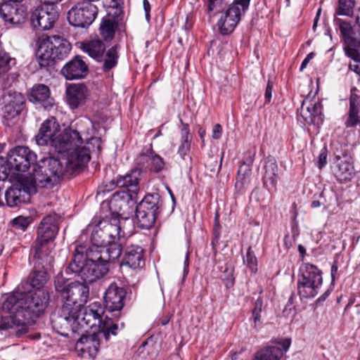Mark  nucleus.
Segmentation results:
<instances>
[{"mask_svg": "<svg viewBox=\"0 0 360 360\" xmlns=\"http://www.w3.org/2000/svg\"><path fill=\"white\" fill-rule=\"evenodd\" d=\"M349 68L350 70L354 72L356 75L360 76V62H354V63H350L349 65Z\"/></svg>", "mask_w": 360, "mask_h": 360, "instance_id": "57", "label": "nucleus"}, {"mask_svg": "<svg viewBox=\"0 0 360 360\" xmlns=\"http://www.w3.org/2000/svg\"><path fill=\"white\" fill-rule=\"evenodd\" d=\"M38 260L41 261L39 264L41 265L42 269L34 271L30 276L28 281L25 283H22L20 286L18 287L19 290L20 288L25 290L26 288H25V285L27 284H29L32 288H36V290L42 289L41 288L43 285L47 282L49 276L45 269L51 266L53 262L46 266H44L43 264H45L44 260Z\"/></svg>", "mask_w": 360, "mask_h": 360, "instance_id": "28", "label": "nucleus"}, {"mask_svg": "<svg viewBox=\"0 0 360 360\" xmlns=\"http://www.w3.org/2000/svg\"><path fill=\"white\" fill-rule=\"evenodd\" d=\"M118 46L117 45L110 47L107 51H104L98 58L97 62L102 63V68L105 71H108L113 68L117 64L119 58Z\"/></svg>", "mask_w": 360, "mask_h": 360, "instance_id": "35", "label": "nucleus"}, {"mask_svg": "<svg viewBox=\"0 0 360 360\" xmlns=\"http://www.w3.org/2000/svg\"><path fill=\"white\" fill-rule=\"evenodd\" d=\"M98 9L96 5L89 1H82L75 4L68 12L69 23L77 27H88L95 20Z\"/></svg>", "mask_w": 360, "mask_h": 360, "instance_id": "12", "label": "nucleus"}, {"mask_svg": "<svg viewBox=\"0 0 360 360\" xmlns=\"http://www.w3.org/2000/svg\"><path fill=\"white\" fill-rule=\"evenodd\" d=\"M0 16L6 22L19 25L25 21L27 12L22 6L6 1L0 5Z\"/></svg>", "mask_w": 360, "mask_h": 360, "instance_id": "17", "label": "nucleus"}, {"mask_svg": "<svg viewBox=\"0 0 360 360\" xmlns=\"http://www.w3.org/2000/svg\"><path fill=\"white\" fill-rule=\"evenodd\" d=\"M91 231L93 247L87 249L79 245L75 248L71 262L66 269L68 273L77 274L85 283H92L103 278L109 271L110 263L122 253L121 245L115 242L120 238L121 227L119 222L100 221L96 226L89 225Z\"/></svg>", "mask_w": 360, "mask_h": 360, "instance_id": "1", "label": "nucleus"}, {"mask_svg": "<svg viewBox=\"0 0 360 360\" xmlns=\"http://www.w3.org/2000/svg\"><path fill=\"white\" fill-rule=\"evenodd\" d=\"M222 127L221 124H216L214 125L212 129V138L214 139H219L221 136Z\"/></svg>", "mask_w": 360, "mask_h": 360, "instance_id": "52", "label": "nucleus"}, {"mask_svg": "<svg viewBox=\"0 0 360 360\" xmlns=\"http://www.w3.org/2000/svg\"><path fill=\"white\" fill-rule=\"evenodd\" d=\"M101 338L103 337L99 331L98 333L86 332L77 340L76 347L83 352H87L90 356H94L98 351Z\"/></svg>", "mask_w": 360, "mask_h": 360, "instance_id": "26", "label": "nucleus"}, {"mask_svg": "<svg viewBox=\"0 0 360 360\" xmlns=\"http://www.w3.org/2000/svg\"><path fill=\"white\" fill-rule=\"evenodd\" d=\"M327 163V150L323 148L319 155L318 167L322 169Z\"/></svg>", "mask_w": 360, "mask_h": 360, "instance_id": "51", "label": "nucleus"}, {"mask_svg": "<svg viewBox=\"0 0 360 360\" xmlns=\"http://www.w3.org/2000/svg\"><path fill=\"white\" fill-rule=\"evenodd\" d=\"M333 174L340 182L350 181L354 176V167L353 165L347 160L338 158L333 169Z\"/></svg>", "mask_w": 360, "mask_h": 360, "instance_id": "33", "label": "nucleus"}, {"mask_svg": "<svg viewBox=\"0 0 360 360\" xmlns=\"http://www.w3.org/2000/svg\"><path fill=\"white\" fill-rule=\"evenodd\" d=\"M4 106L2 108L3 117L11 120L18 116L22 110L25 98L18 92H9L4 97Z\"/></svg>", "mask_w": 360, "mask_h": 360, "instance_id": "18", "label": "nucleus"}, {"mask_svg": "<svg viewBox=\"0 0 360 360\" xmlns=\"http://www.w3.org/2000/svg\"><path fill=\"white\" fill-rule=\"evenodd\" d=\"M88 96V89L84 84H70L66 89L67 102L72 110L84 105Z\"/></svg>", "mask_w": 360, "mask_h": 360, "instance_id": "23", "label": "nucleus"}, {"mask_svg": "<svg viewBox=\"0 0 360 360\" xmlns=\"http://www.w3.org/2000/svg\"><path fill=\"white\" fill-rule=\"evenodd\" d=\"M126 290L116 283H111L104 295L106 309L110 311H120L124 307Z\"/></svg>", "mask_w": 360, "mask_h": 360, "instance_id": "19", "label": "nucleus"}, {"mask_svg": "<svg viewBox=\"0 0 360 360\" xmlns=\"http://www.w3.org/2000/svg\"><path fill=\"white\" fill-rule=\"evenodd\" d=\"M234 280L233 278H227L225 281V285L227 288L232 286L233 285Z\"/></svg>", "mask_w": 360, "mask_h": 360, "instance_id": "63", "label": "nucleus"}, {"mask_svg": "<svg viewBox=\"0 0 360 360\" xmlns=\"http://www.w3.org/2000/svg\"><path fill=\"white\" fill-rule=\"evenodd\" d=\"M254 157L255 153L248 152L245 160L239 167L236 183V187L238 189H242L249 182Z\"/></svg>", "mask_w": 360, "mask_h": 360, "instance_id": "31", "label": "nucleus"}, {"mask_svg": "<svg viewBox=\"0 0 360 360\" xmlns=\"http://www.w3.org/2000/svg\"><path fill=\"white\" fill-rule=\"evenodd\" d=\"M345 48H353L356 49H360V39L357 38L356 34L352 35L351 37L347 38L345 41Z\"/></svg>", "mask_w": 360, "mask_h": 360, "instance_id": "48", "label": "nucleus"}, {"mask_svg": "<svg viewBox=\"0 0 360 360\" xmlns=\"http://www.w3.org/2000/svg\"><path fill=\"white\" fill-rule=\"evenodd\" d=\"M198 134H199V136H200V139H201L202 141L203 142L204 141L205 136L206 134L205 129H203V128H200L199 131H198Z\"/></svg>", "mask_w": 360, "mask_h": 360, "instance_id": "61", "label": "nucleus"}, {"mask_svg": "<svg viewBox=\"0 0 360 360\" xmlns=\"http://www.w3.org/2000/svg\"><path fill=\"white\" fill-rule=\"evenodd\" d=\"M88 66L80 56H75L63 68L61 72L67 79H81L85 77Z\"/></svg>", "mask_w": 360, "mask_h": 360, "instance_id": "24", "label": "nucleus"}, {"mask_svg": "<svg viewBox=\"0 0 360 360\" xmlns=\"http://www.w3.org/2000/svg\"><path fill=\"white\" fill-rule=\"evenodd\" d=\"M262 304L263 302L261 299H257L255 303V307L252 310V316L255 325L257 322L260 321V313L262 309Z\"/></svg>", "mask_w": 360, "mask_h": 360, "instance_id": "47", "label": "nucleus"}, {"mask_svg": "<svg viewBox=\"0 0 360 360\" xmlns=\"http://www.w3.org/2000/svg\"><path fill=\"white\" fill-rule=\"evenodd\" d=\"M49 299V293L44 289L27 292L18 290L7 296L1 308L9 315L0 319V330L15 328L16 336L25 335L28 331L26 323L33 321L44 311Z\"/></svg>", "mask_w": 360, "mask_h": 360, "instance_id": "2", "label": "nucleus"}, {"mask_svg": "<svg viewBox=\"0 0 360 360\" xmlns=\"http://www.w3.org/2000/svg\"><path fill=\"white\" fill-rule=\"evenodd\" d=\"M338 264H337V262H335L332 266H331V278H332V281H334L335 279V274H337L338 272Z\"/></svg>", "mask_w": 360, "mask_h": 360, "instance_id": "58", "label": "nucleus"}, {"mask_svg": "<svg viewBox=\"0 0 360 360\" xmlns=\"http://www.w3.org/2000/svg\"><path fill=\"white\" fill-rule=\"evenodd\" d=\"M356 23L359 25L360 27V8L359 9L356 18Z\"/></svg>", "mask_w": 360, "mask_h": 360, "instance_id": "64", "label": "nucleus"}, {"mask_svg": "<svg viewBox=\"0 0 360 360\" xmlns=\"http://www.w3.org/2000/svg\"><path fill=\"white\" fill-rule=\"evenodd\" d=\"M80 315L67 306H63L60 312L51 319L53 328L62 336L73 338L80 328Z\"/></svg>", "mask_w": 360, "mask_h": 360, "instance_id": "9", "label": "nucleus"}, {"mask_svg": "<svg viewBox=\"0 0 360 360\" xmlns=\"http://www.w3.org/2000/svg\"><path fill=\"white\" fill-rule=\"evenodd\" d=\"M188 252H186V258H185V261H184V273H188V265H189V260H188Z\"/></svg>", "mask_w": 360, "mask_h": 360, "instance_id": "60", "label": "nucleus"}, {"mask_svg": "<svg viewBox=\"0 0 360 360\" xmlns=\"http://www.w3.org/2000/svg\"><path fill=\"white\" fill-rule=\"evenodd\" d=\"M84 143L83 139L77 130L65 129L63 133L58 134L50 143L58 153L68 154L77 146Z\"/></svg>", "mask_w": 360, "mask_h": 360, "instance_id": "15", "label": "nucleus"}, {"mask_svg": "<svg viewBox=\"0 0 360 360\" xmlns=\"http://www.w3.org/2000/svg\"><path fill=\"white\" fill-rule=\"evenodd\" d=\"M80 47L84 52L96 60L101 58L100 55L105 50L104 43L99 39L84 41L81 43Z\"/></svg>", "mask_w": 360, "mask_h": 360, "instance_id": "36", "label": "nucleus"}, {"mask_svg": "<svg viewBox=\"0 0 360 360\" xmlns=\"http://www.w3.org/2000/svg\"><path fill=\"white\" fill-rule=\"evenodd\" d=\"M57 6L43 5L36 8L31 17L34 27H39L43 30L51 29L58 18Z\"/></svg>", "mask_w": 360, "mask_h": 360, "instance_id": "16", "label": "nucleus"}, {"mask_svg": "<svg viewBox=\"0 0 360 360\" xmlns=\"http://www.w3.org/2000/svg\"><path fill=\"white\" fill-rule=\"evenodd\" d=\"M18 179L20 182L12 185L5 193V198L9 207H15L28 202L30 195L37 192L38 186L29 172L24 177Z\"/></svg>", "mask_w": 360, "mask_h": 360, "instance_id": "10", "label": "nucleus"}, {"mask_svg": "<svg viewBox=\"0 0 360 360\" xmlns=\"http://www.w3.org/2000/svg\"><path fill=\"white\" fill-rule=\"evenodd\" d=\"M71 50L70 44L58 35L42 37L39 41L36 57L41 68L53 66L57 60H63Z\"/></svg>", "mask_w": 360, "mask_h": 360, "instance_id": "4", "label": "nucleus"}, {"mask_svg": "<svg viewBox=\"0 0 360 360\" xmlns=\"http://www.w3.org/2000/svg\"><path fill=\"white\" fill-rule=\"evenodd\" d=\"M143 8L146 12V18L148 21L150 20V5L148 0L143 1Z\"/></svg>", "mask_w": 360, "mask_h": 360, "instance_id": "56", "label": "nucleus"}, {"mask_svg": "<svg viewBox=\"0 0 360 360\" xmlns=\"http://www.w3.org/2000/svg\"><path fill=\"white\" fill-rule=\"evenodd\" d=\"M272 86H273L272 82L269 80L266 87L265 94H264V97H265L266 102H269L271 100V94H272Z\"/></svg>", "mask_w": 360, "mask_h": 360, "instance_id": "54", "label": "nucleus"}, {"mask_svg": "<svg viewBox=\"0 0 360 360\" xmlns=\"http://www.w3.org/2000/svg\"><path fill=\"white\" fill-rule=\"evenodd\" d=\"M144 265L143 249L137 245L127 247L121 266L136 269L143 267Z\"/></svg>", "mask_w": 360, "mask_h": 360, "instance_id": "27", "label": "nucleus"}, {"mask_svg": "<svg viewBox=\"0 0 360 360\" xmlns=\"http://www.w3.org/2000/svg\"><path fill=\"white\" fill-rule=\"evenodd\" d=\"M60 125L54 117L44 120L39 128L38 134L35 136L36 143L39 146H47L58 135Z\"/></svg>", "mask_w": 360, "mask_h": 360, "instance_id": "20", "label": "nucleus"}, {"mask_svg": "<svg viewBox=\"0 0 360 360\" xmlns=\"http://www.w3.org/2000/svg\"><path fill=\"white\" fill-rule=\"evenodd\" d=\"M250 0H238L219 15L217 26L219 32L225 35L231 33L240 20L243 13L248 9Z\"/></svg>", "mask_w": 360, "mask_h": 360, "instance_id": "13", "label": "nucleus"}, {"mask_svg": "<svg viewBox=\"0 0 360 360\" xmlns=\"http://www.w3.org/2000/svg\"><path fill=\"white\" fill-rule=\"evenodd\" d=\"M90 160L89 150L84 146L75 147L68 155V158H65V165L68 167L71 172H76L77 169L84 167Z\"/></svg>", "mask_w": 360, "mask_h": 360, "instance_id": "22", "label": "nucleus"}, {"mask_svg": "<svg viewBox=\"0 0 360 360\" xmlns=\"http://www.w3.org/2000/svg\"><path fill=\"white\" fill-rule=\"evenodd\" d=\"M207 13L210 18L221 14L228 8L227 4L224 0H207Z\"/></svg>", "mask_w": 360, "mask_h": 360, "instance_id": "38", "label": "nucleus"}, {"mask_svg": "<svg viewBox=\"0 0 360 360\" xmlns=\"http://www.w3.org/2000/svg\"><path fill=\"white\" fill-rule=\"evenodd\" d=\"M151 150H148L146 153H141L137 158V162L139 165L145 166V165L150 162Z\"/></svg>", "mask_w": 360, "mask_h": 360, "instance_id": "50", "label": "nucleus"}, {"mask_svg": "<svg viewBox=\"0 0 360 360\" xmlns=\"http://www.w3.org/2000/svg\"><path fill=\"white\" fill-rule=\"evenodd\" d=\"M359 92L356 87H353L351 89L349 116L345 122L347 127H353L360 122L357 110L358 107L360 108V95L358 94Z\"/></svg>", "mask_w": 360, "mask_h": 360, "instance_id": "32", "label": "nucleus"}, {"mask_svg": "<svg viewBox=\"0 0 360 360\" xmlns=\"http://www.w3.org/2000/svg\"><path fill=\"white\" fill-rule=\"evenodd\" d=\"M37 158L36 153L28 147L17 146L9 151L4 166L11 178H21L25 176L22 174L24 172L31 167L33 169L37 165Z\"/></svg>", "mask_w": 360, "mask_h": 360, "instance_id": "7", "label": "nucleus"}, {"mask_svg": "<svg viewBox=\"0 0 360 360\" xmlns=\"http://www.w3.org/2000/svg\"><path fill=\"white\" fill-rule=\"evenodd\" d=\"M58 231V218L56 214H49L41 221L38 229L37 237L34 241V257L37 259L44 260L46 266L53 262L51 255V251L48 245L55 238Z\"/></svg>", "mask_w": 360, "mask_h": 360, "instance_id": "6", "label": "nucleus"}, {"mask_svg": "<svg viewBox=\"0 0 360 360\" xmlns=\"http://www.w3.org/2000/svg\"><path fill=\"white\" fill-rule=\"evenodd\" d=\"M300 115L306 123L319 125L323 122L322 105L320 102L311 103L304 100L301 106Z\"/></svg>", "mask_w": 360, "mask_h": 360, "instance_id": "25", "label": "nucleus"}, {"mask_svg": "<svg viewBox=\"0 0 360 360\" xmlns=\"http://www.w3.org/2000/svg\"><path fill=\"white\" fill-rule=\"evenodd\" d=\"M335 23L338 26L344 41L347 39V38L351 37L352 35L356 34L354 27L350 25V23L340 18H335Z\"/></svg>", "mask_w": 360, "mask_h": 360, "instance_id": "40", "label": "nucleus"}, {"mask_svg": "<svg viewBox=\"0 0 360 360\" xmlns=\"http://www.w3.org/2000/svg\"><path fill=\"white\" fill-rule=\"evenodd\" d=\"M29 174L38 186L45 187L54 185L64 175L72 174L68 165L63 160L46 158L41 159Z\"/></svg>", "mask_w": 360, "mask_h": 360, "instance_id": "5", "label": "nucleus"}, {"mask_svg": "<svg viewBox=\"0 0 360 360\" xmlns=\"http://www.w3.org/2000/svg\"><path fill=\"white\" fill-rule=\"evenodd\" d=\"M29 100L34 103H43L44 106L51 105L49 88L42 84L34 85L31 89Z\"/></svg>", "mask_w": 360, "mask_h": 360, "instance_id": "34", "label": "nucleus"}, {"mask_svg": "<svg viewBox=\"0 0 360 360\" xmlns=\"http://www.w3.org/2000/svg\"><path fill=\"white\" fill-rule=\"evenodd\" d=\"M89 295V288L86 284L79 282L70 283L63 297L65 302L63 306H67L81 314L82 307L87 302Z\"/></svg>", "mask_w": 360, "mask_h": 360, "instance_id": "14", "label": "nucleus"}, {"mask_svg": "<svg viewBox=\"0 0 360 360\" xmlns=\"http://www.w3.org/2000/svg\"><path fill=\"white\" fill-rule=\"evenodd\" d=\"M70 283H68V281L63 277L62 274H58L55 278L56 290L58 292L62 293L63 297L68 291Z\"/></svg>", "mask_w": 360, "mask_h": 360, "instance_id": "45", "label": "nucleus"}, {"mask_svg": "<svg viewBox=\"0 0 360 360\" xmlns=\"http://www.w3.org/2000/svg\"><path fill=\"white\" fill-rule=\"evenodd\" d=\"M264 185L268 189L276 188L278 170L276 159L272 156L267 157L264 162Z\"/></svg>", "mask_w": 360, "mask_h": 360, "instance_id": "29", "label": "nucleus"}, {"mask_svg": "<svg viewBox=\"0 0 360 360\" xmlns=\"http://www.w3.org/2000/svg\"><path fill=\"white\" fill-rule=\"evenodd\" d=\"M321 8H319V9L318 10V11H317L316 16V18H315V19H314V25H313V29H314V30L315 29V27H316V25H317V22H318L319 17V15H320V13H321Z\"/></svg>", "mask_w": 360, "mask_h": 360, "instance_id": "62", "label": "nucleus"}, {"mask_svg": "<svg viewBox=\"0 0 360 360\" xmlns=\"http://www.w3.org/2000/svg\"><path fill=\"white\" fill-rule=\"evenodd\" d=\"M103 314V308L97 303H92L86 307H82L80 315V327L84 326L90 328L98 326L100 328L103 322L102 320Z\"/></svg>", "mask_w": 360, "mask_h": 360, "instance_id": "21", "label": "nucleus"}, {"mask_svg": "<svg viewBox=\"0 0 360 360\" xmlns=\"http://www.w3.org/2000/svg\"><path fill=\"white\" fill-rule=\"evenodd\" d=\"M354 3L352 0H339L337 13L339 15H350L353 13Z\"/></svg>", "mask_w": 360, "mask_h": 360, "instance_id": "43", "label": "nucleus"}, {"mask_svg": "<svg viewBox=\"0 0 360 360\" xmlns=\"http://www.w3.org/2000/svg\"><path fill=\"white\" fill-rule=\"evenodd\" d=\"M190 129L188 124H183V127L181 129V142L178 150V153L183 159L187 153L190 150L191 143L188 139Z\"/></svg>", "mask_w": 360, "mask_h": 360, "instance_id": "37", "label": "nucleus"}, {"mask_svg": "<svg viewBox=\"0 0 360 360\" xmlns=\"http://www.w3.org/2000/svg\"><path fill=\"white\" fill-rule=\"evenodd\" d=\"M118 329V326L114 323L110 319L103 321L99 330L100 335L106 340L110 338V335H115L116 330Z\"/></svg>", "mask_w": 360, "mask_h": 360, "instance_id": "39", "label": "nucleus"}, {"mask_svg": "<svg viewBox=\"0 0 360 360\" xmlns=\"http://www.w3.org/2000/svg\"><path fill=\"white\" fill-rule=\"evenodd\" d=\"M104 7L117 8L120 4V0H101Z\"/></svg>", "mask_w": 360, "mask_h": 360, "instance_id": "53", "label": "nucleus"}, {"mask_svg": "<svg viewBox=\"0 0 360 360\" xmlns=\"http://www.w3.org/2000/svg\"><path fill=\"white\" fill-rule=\"evenodd\" d=\"M243 262L252 273L257 272V259L251 246L248 248L246 255L243 257Z\"/></svg>", "mask_w": 360, "mask_h": 360, "instance_id": "41", "label": "nucleus"}, {"mask_svg": "<svg viewBox=\"0 0 360 360\" xmlns=\"http://www.w3.org/2000/svg\"><path fill=\"white\" fill-rule=\"evenodd\" d=\"M141 171L140 169H134L130 174L120 176L116 181V185L121 188H130L127 191L122 190L114 193L109 202V208L113 215L127 218L133 212V208L136 202V196L139 190L138 185L140 180ZM115 185L114 181L106 188H99V192L110 191Z\"/></svg>", "mask_w": 360, "mask_h": 360, "instance_id": "3", "label": "nucleus"}, {"mask_svg": "<svg viewBox=\"0 0 360 360\" xmlns=\"http://www.w3.org/2000/svg\"><path fill=\"white\" fill-rule=\"evenodd\" d=\"M283 349L278 346H269L258 352L254 360H279L283 354V351L287 352L290 345V341L288 339L281 343Z\"/></svg>", "mask_w": 360, "mask_h": 360, "instance_id": "30", "label": "nucleus"}, {"mask_svg": "<svg viewBox=\"0 0 360 360\" xmlns=\"http://www.w3.org/2000/svg\"><path fill=\"white\" fill-rule=\"evenodd\" d=\"M44 5L51 6H56V4L62 1L63 0H40Z\"/></svg>", "mask_w": 360, "mask_h": 360, "instance_id": "59", "label": "nucleus"}, {"mask_svg": "<svg viewBox=\"0 0 360 360\" xmlns=\"http://www.w3.org/2000/svg\"><path fill=\"white\" fill-rule=\"evenodd\" d=\"M314 56H315V54L313 52L309 53L307 56V57L304 59V60L302 61V63L301 64V67H300L301 71H302L304 68H306L307 64L314 57Z\"/></svg>", "mask_w": 360, "mask_h": 360, "instance_id": "55", "label": "nucleus"}, {"mask_svg": "<svg viewBox=\"0 0 360 360\" xmlns=\"http://www.w3.org/2000/svg\"><path fill=\"white\" fill-rule=\"evenodd\" d=\"M160 212L159 197L148 194L136 207V220L139 227L149 229Z\"/></svg>", "mask_w": 360, "mask_h": 360, "instance_id": "11", "label": "nucleus"}, {"mask_svg": "<svg viewBox=\"0 0 360 360\" xmlns=\"http://www.w3.org/2000/svg\"><path fill=\"white\" fill-rule=\"evenodd\" d=\"M32 219L30 217H18L13 220V226L17 229L25 231L31 224Z\"/></svg>", "mask_w": 360, "mask_h": 360, "instance_id": "46", "label": "nucleus"}, {"mask_svg": "<svg viewBox=\"0 0 360 360\" xmlns=\"http://www.w3.org/2000/svg\"><path fill=\"white\" fill-rule=\"evenodd\" d=\"M100 30L101 35L105 40L113 38L115 34V25L111 20H107L103 21L101 25Z\"/></svg>", "mask_w": 360, "mask_h": 360, "instance_id": "42", "label": "nucleus"}, {"mask_svg": "<svg viewBox=\"0 0 360 360\" xmlns=\"http://www.w3.org/2000/svg\"><path fill=\"white\" fill-rule=\"evenodd\" d=\"M322 283L321 271L316 266L309 263L302 265L297 279V292L301 297H314Z\"/></svg>", "mask_w": 360, "mask_h": 360, "instance_id": "8", "label": "nucleus"}, {"mask_svg": "<svg viewBox=\"0 0 360 360\" xmlns=\"http://www.w3.org/2000/svg\"><path fill=\"white\" fill-rule=\"evenodd\" d=\"M150 162L151 168L155 172L162 171L165 167V162L163 159L158 155L155 154L153 150L150 152Z\"/></svg>", "mask_w": 360, "mask_h": 360, "instance_id": "44", "label": "nucleus"}, {"mask_svg": "<svg viewBox=\"0 0 360 360\" xmlns=\"http://www.w3.org/2000/svg\"><path fill=\"white\" fill-rule=\"evenodd\" d=\"M344 49L346 55L352 58L355 63L360 62V49L353 48H344Z\"/></svg>", "mask_w": 360, "mask_h": 360, "instance_id": "49", "label": "nucleus"}]
</instances>
